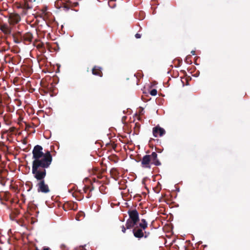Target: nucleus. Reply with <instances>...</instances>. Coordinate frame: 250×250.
<instances>
[{
    "label": "nucleus",
    "mask_w": 250,
    "mask_h": 250,
    "mask_svg": "<svg viewBox=\"0 0 250 250\" xmlns=\"http://www.w3.org/2000/svg\"><path fill=\"white\" fill-rule=\"evenodd\" d=\"M41 146H35L32 150L33 159L32 172L39 182L37 184L39 192L47 193L50 191L48 186L45 184L46 168L49 167L52 161V156L49 151H42Z\"/></svg>",
    "instance_id": "1"
},
{
    "label": "nucleus",
    "mask_w": 250,
    "mask_h": 250,
    "mask_svg": "<svg viewBox=\"0 0 250 250\" xmlns=\"http://www.w3.org/2000/svg\"><path fill=\"white\" fill-rule=\"evenodd\" d=\"M148 224L145 219H142L141 222L137 224V225L132 229V232L135 237L141 239L143 237L147 238L150 235L149 232L145 231L147 228Z\"/></svg>",
    "instance_id": "2"
},
{
    "label": "nucleus",
    "mask_w": 250,
    "mask_h": 250,
    "mask_svg": "<svg viewBox=\"0 0 250 250\" xmlns=\"http://www.w3.org/2000/svg\"><path fill=\"white\" fill-rule=\"evenodd\" d=\"M151 165L156 166L161 165V163L158 158V155L155 152H153L150 155L144 156L141 160V166L143 168L150 169Z\"/></svg>",
    "instance_id": "3"
},
{
    "label": "nucleus",
    "mask_w": 250,
    "mask_h": 250,
    "mask_svg": "<svg viewBox=\"0 0 250 250\" xmlns=\"http://www.w3.org/2000/svg\"><path fill=\"white\" fill-rule=\"evenodd\" d=\"M21 20V16L17 13H12L9 15L8 22L11 25H15L18 24Z\"/></svg>",
    "instance_id": "4"
},
{
    "label": "nucleus",
    "mask_w": 250,
    "mask_h": 250,
    "mask_svg": "<svg viewBox=\"0 0 250 250\" xmlns=\"http://www.w3.org/2000/svg\"><path fill=\"white\" fill-rule=\"evenodd\" d=\"M32 5L31 3H29L26 0H23L22 2H21L19 6V8L22 9V13L26 15L27 13V11L32 8Z\"/></svg>",
    "instance_id": "5"
},
{
    "label": "nucleus",
    "mask_w": 250,
    "mask_h": 250,
    "mask_svg": "<svg viewBox=\"0 0 250 250\" xmlns=\"http://www.w3.org/2000/svg\"><path fill=\"white\" fill-rule=\"evenodd\" d=\"M129 219L133 221L134 223H137L139 221V213L136 209H129L128 212Z\"/></svg>",
    "instance_id": "6"
},
{
    "label": "nucleus",
    "mask_w": 250,
    "mask_h": 250,
    "mask_svg": "<svg viewBox=\"0 0 250 250\" xmlns=\"http://www.w3.org/2000/svg\"><path fill=\"white\" fill-rule=\"evenodd\" d=\"M166 133L165 129L159 125H157L153 128V134L155 137L162 136Z\"/></svg>",
    "instance_id": "7"
},
{
    "label": "nucleus",
    "mask_w": 250,
    "mask_h": 250,
    "mask_svg": "<svg viewBox=\"0 0 250 250\" xmlns=\"http://www.w3.org/2000/svg\"><path fill=\"white\" fill-rule=\"evenodd\" d=\"M33 39V34L30 32H27L22 35V42L25 44H30L32 42Z\"/></svg>",
    "instance_id": "8"
},
{
    "label": "nucleus",
    "mask_w": 250,
    "mask_h": 250,
    "mask_svg": "<svg viewBox=\"0 0 250 250\" xmlns=\"http://www.w3.org/2000/svg\"><path fill=\"white\" fill-rule=\"evenodd\" d=\"M92 73L94 75L102 77L103 76L102 68L98 66H94L92 69Z\"/></svg>",
    "instance_id": "9"
},
{
    "label": "nucleus",
    "mask_w": 250,
    "mask_h": 250,
    "mask_svg": "<svg viewBox=\"0 0 250 250\" xmlns=\"http://www.w3.org/2000/svg\"><path fill=\"white\" fill-rule=\"evenodd\" d=\"M14 42L16 43H19L22 42V35L20 32H17L13 34Z\"/></svg>",
    "instance_id": "10"
},
{
    "label": "nucleus",
    "mask_w": 250,
    "mask_h": 250,
    "mask_svg": "<svg viewBox=\"0 0 250 250\" xmlns=\"http://www.w3.org/2000/svg\"><path fill=\"white\" fill-rule=\"evenodd\" d=\"M0 30L6 35H9L11 32V28L6 24H2L0 27Z\"/></svg>",
    "instance_id": "11"
},
{
    "label": "nucleus",
    "mask_w": 250,
    "mask_h": 250,
    "mask_svg": "<svg viewBox=\"0 0 250 250\" xmlns=\"http://www.w3.org/2000/svg\"><path fill=\"white\" fill-rule=\"evenodd\" d=\"M94 189V187L93 186L90 187V186H85L83 188V191L85 193H87V195L86 196V197L87 198H89L91 197L92 194L91 192Z\"/></svg>",
    "instance_id": "12"
},
{
    "label": "nucleus",
    "mask_w": 250,
    "mask_h": 250,
    "mask_svg": "<svg viewBox=\"0 0 250 250\" xmlns=\"http://www.w3.org/2000/svg\"><path fill=\"white\" fill-rule=\"evenodd\" d=\"M138 223H134L133 221L127 219L126 223H125V227L127 229H133L135 227V226L137 225Z\"/></svg>",
    "instance_id": "13"
},
{
    "label": "nucleus",
    "mask_w": 250,
    "mask_h": 250,
    "mask_svg": "<svg viewBox=\"0 0 250 250\" xmlns=\"http://www.w3.org/2000/svg\"><path fill=\"white\" fill-rule=\"evenodd\" d=\"M67 2V3H64L62 6L63 9L66 11H68L71 7V2L70 1H68Z\"/></svg>",
    "instance_id": "14"
},
{
    "label": "nucleus",
    "mask_w": 250,
    "mask_h": 250,
    "mask_svg": "<svg viewBox=\"0 0 250 250\" xmlns=\"http://www.w3.org/2000/svg\"><path fill=\"white\" fill-rule=\"evenodd\" d=\"M25 186L26 187H29V189L27 190L28 191H30L31 189L32 188V187H33L32 183V182H31L30 181L27 182L25 183Z\"/></svg>",
    "instance_id": "15"
},
{
    "label": "nucleus",
    "mask_w": 250,
    "mask_h": 250,
    "mask_svg": "<svg viewBox=\"0 0 250 250\" xmlns=\"http://www.w3.org/2000/svg\"><path fill=\"white\" fill-rule=\"evenodd\" d=\"M47 6H44L41 10V13H42V14L46 15L47 14Z\"/></svg>",
    "instance_id": "16"
},
{
    "label": "nucleus",
    "mask_w": 250,
    "mask_h": 250,
    "mask_svg": "<svg viewBox=\"0 0 250 250\" xmlns=\"http://www.w3.org/2000/svg\"><path fill=\"white\" fill-rule=\"evenodd\" d=\"M149 93L152 96H156L157 93V91L156 89H153L150 90Z\"/></svg>",
    "instance_id": "17"
},
{
    "label": "nucleus",
    "mask_w": 250,
    "mask_h": 250,
    "mask_svg": "<svg viewBox=\"0 0 250 250\" xmlns=\"http://www.w3.org/2000/svg\"><path fill=\"white\" fill-rule=\"evenodd\" d=\"M37 48L41 49L44 47V44L42 42H40L37 45Z\"/></svg>",
    "instance_id": "18"
},
{
    "label": "nucleus",
    "mask_w": 250,
    "mask_h": 250,
    "mask_svg": "<svg viewBox=\"0 0 250 250\" xmlns=\"http://www.w3.org/2000/svg\"><path fill=\"white\" fill-rule=\"evenodd\" d=\"M36 14H37V17H39L40 18L43 19L44 18V16H45L44 14H42V13H37Z\"/></svg>",
    "instance_id": "19"
},
{
    "label": "nucleus",
    "mask_w": 250,
    "mask_h": 250,
    "mask_svg": "<svg viewBox=\"0 0 250 250\" xmlns=\"http://www.w3.org/2000/svg\"><path fill=\"white\" fill-rule=\"evenodd\" d=\"M126 227H125L124 226H122V231L123 233H125L126 231Z\"/></svg>",
    "instance_id": "20"
},
{
    "label": "nucleus",
    "mask_w": 250,
    "mask_h": 250,
    "mask_svg": "<svg viewBox=\"0 0 250 250\" xmlns=\"http://www.w3.org/2000/svg\"><path fill=\"white\" fill-rule=\"evenodd\" d=\"M78 4H79V3L77 2H74L73 3H71V7H76V6H78Z\"/></svg>",
    "instance_id": "21"
},
{
    "label": "nucleus",
    "mask_w": 250,
    "mask_h": 250,
    "mask_svg": "<svg viewBox=\"0 0 250 250\" xmlns=\"http://www.w3.org/2000/svg\"><path fill=\"white\" fill-rule=\"evenodd\" d=\"M135 36L137 39H140L141 37V35L139 33H137Z\"/></svg>",
    "instance_id": "22"
},
{
    "label": "nucleus",
    "mask_w": 250,
    "mask_h": 250,
    "mask_svg": "<svg viewBox=\"0 0 250 250\" xmlns=\"http://www.w3.org/2000/svg\"><path fill=\"white\" fill-rule=\"evenodd\" d=\"M4 108H0V115H2L3 113Z\"/></svg>",
    "instance_id": "23"
},
{
    "label": "nucleus",
    "mask_w": 250,
    "mask_h": 250,
    "mask_svg": "<svg viewBox=\"0 0 250 250\" xmlns=\"http://www.w3.org/2000/svg\"><path fill=\"white\" fill-rule=\"evenodd\" d=\"M43 250H51L48 247H44L43 248Z\"/></svg>",
    "instance_id": "24"
},
{
    "label": "nucleus",
    "mask_w": 250,
    "mask_h": 250,
    "mask_svg": "<svg viewBox=\"0 0 250 250\" xmlns=\"http://www.w3.org/2000/svg\"><path fill=\"white\" fill-rule=\"evenodd\" d=\"M0 108H4V105L2 104V102L0 104Z\"/></svg>",
    "instance_id": "25"
},
{
    "label": "nucleus",
    "mask_w": 250,
    "mask_h": 250,
    "mask_svg": "<svg viewBox=\"0 0 250 250\" xmlns=\"http://www.w3.org/2000/svg\"><path fill=\"white\" fill-rule=\"evenodd\" d=\"M191 53L192 54V55H195V52L194 51H192L191 52Z\"/></svg>",
    "instance_id": "26"
},
{
    "label": "nucleus",
    "mask_w": 250,
    "mask_h": 250,
    "mask_svg": "<svg viewBox=\"0 0 250 250\" xmlns=\"http://www.w3.org/2000/svg\"><path fill=\"white\" fill-rule=\"evenodd\" d=\"M35 250H39L37 248H36Z\"/></svg>",
    "instance_id": "27"
}]
</instances>
